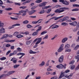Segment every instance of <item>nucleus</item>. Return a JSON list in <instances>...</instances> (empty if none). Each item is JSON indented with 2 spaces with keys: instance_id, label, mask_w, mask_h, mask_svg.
<instances>
[{
  "instance_id": "obj_26",
  "label": "nucleus",
  "mask_w": 79,
  "mask_h": 79,
  "mask_svg": "<svg viewBox=\"0 0 79 79\" xmlns=\"http://www.w3.org/2000/svg\"><path fill=\"white\" fill-rule=\"evenodd\" d=\"M69 19V17L65 16L64 18H63V19L64 21H66V20H68Z\"/></svg>"
},
{
  "instance_id": "obj_44",
  "label": "nucleus",
  "mask_w": 79,
  "mask_h": 79,
  "mask_svg": "<svg viewBox=\"0 0 79 79\" xmlns=\"http://www.w3.org/2000/svg\"><path fill=\"white\" fill-rule=\"evenodd\" d=\"M18 34H19V32L16 31L13 34V35L14 36H15V35H17Z\"/></svg>"
},
{
  "instance_id": "obj_17",
  "label": "nucleus",
  "mask_w": 79,
  "mask_h": 79,
  "mask_svg": "<svg viewBox=\"0 0 79 79\" xmlns=\"http://www.w3.org/2000/svg\"><path fill=\"white\" fill-rule=\"evenodd\" d=\"M67 40H68V38H63V39L62 40V43H64V42H66V41H67Z\"/></svg>"
},
{
  "instance_id": "obj_52",
  "label": "nucleus",
  "mask_w": 79,
  "mask_h": 79,
  "mask_svg": "<svg viewBox=\"0 0 79 79\" xmlns=\"http://www.w3.org/2000/svg\"><path fill=\"white\" fill-rule=\"evenodd\" d=\"M6 58L5 57H3L0 58V60H6Z\"/></svg>"
},
{
  "instance_id": "obj_6",
  "label": "nucleus",
  "mask_w": 79,
  "mask_h": 79,
  "mask_svg": "<svg viewBox=\"0 0 79 79\" xmlns=\"http://www.w3.org/2000/svg\"><path fill=\"white\" fill-rule=\"evenodd\" d=\"M77 21H74L72 23H69V24L71 25V26H76L77 25Z\"/></svg>"
},
{
  "instance_id": "obj_60",
  "label": "nucleus",
  "mask_w": 79,
  "mask_h": 79,
  "mask_svg": "<svg viewBox=\"0 0 79 79\" xmlns=\"http://www.w3.org/2000/svg\"><path fill=\"white\" fill-rule=\"evenodd\" d=\"M10 49L11 50H14L15 49V46H12L10 47Z\"/></svg>"
},
{
  "instance_id": "obj_41",
  "label": "nucleus",
  "mask_w": 79,
  "mask_h": 79,
  "mask_svg": "<svg viewBox=\"0 0 79 79\" xmlns=\"http://www.w3.org/2000/svg\"><path fill=\"white\" fill-rule=\"evenodd\" d=\"M27 8V6H22L19 7L20 9H25V8Z\"/></svg>"
},
{
  "instance_id": "obj_23",
  "label": "nucleus",
  "mask_w": 79,
  "mask_h": 79,
  "mask_svg": "<svg viewBox=\"0 0 79 79\" xmlns=\"http://www.w3.org/2000/svg\"><path fill=\"white\" fill-rule=\"evenodd\" d=\"M35 53L36 52H33L31 50H30L29 53L30 54H35Z\"/></svg>"
},
{
  "instance_id": "obj_20",
  "label": "nucleus",
  "mask_w": 79,
  "mask_h": 79,
  "mask_svg": "<svg viewBox=\"0 0 79 79\" xmlns=\"http://www.w3.org/2000/svg\"><path fill=\"white\" fill-rule=\"evenodd\" d=\"M52 6H45L42 7V9H47V8H50Z\"/></svg>"
},
{
  "instance_id": "obj_34",
  "label": "nucleus",
  "mask_w": 79,
  "mask_h": 79,
  "mask_svg": "<svg viewBox=\"0 0 79 79\" xmlns=\"http://www.w3.org/2000/svg\"><path fill=\"white\" fill-rule=\"evenodd\" d=\"M45 13V10H41L40 12H39V14H43V13Z\"/></svg>"
},
{
  "instance_id": "obj_35",
  "label": "nucleus",
  "mask_w": 79,
  "mask_h": 79,
  "mask_svg": "<svg viewBox=\"0 0 79 79\" xmlns=\"http://www.w3.org/2000/svg\"><path fill=\"white\" fill-rule=\"evenodd\" d=\"M58 77L57 76H56L52 77L50 79H58Z\"/></svg>"
},
{
  "instance_id": "obj_18",
  "label": "nucleus",
  "mask_w": 79,
  "mask_h": 79,
  "mask_svg": "<svg viewBox=\"0 0 79 79\" xmlns=\"http://www.w3.org/2000/svg\"><path fill=\"white\" fill-rule=\"evenodd\" d=\"M69 3L66 1H64L63 3V4H64V5H69Z\"/></svg>"
},
{
  "instance_id": "obj_21",
  "label": "nucleus",
  "mask_w": 79,
  "mask_h": 79,
  "mask_svg": "<svg viewBox=\"0 0 79 79\" xmlns=\"http://www.w3.org/2000/svg\"><path fill=\"white\" fill-rule=\"evenodd\" d=\"M62 17H63V15H62V16H60L59 17H54V20H58V19H60V18H61Z\"/></svg>"
},
{
  "instance_id": "obj_59",
  "label": "nucleus",
  "mask_w": 79,
  "mask_h": 79,
  "mask_svg": "<svg viewBox=\"0 0 79 79\" xmlns=\"http://www.w3.org/2000/svg\"><path fill=\"white\" fill-rule=\"evenodd\" d=\"M74 63V60H72L71 62H70L69 63V64H73Z\"/></svg>"
},
{
  "instance_id": "obj_54",
  "label": "nucleus",
  "mask_w": 79,
  "mask_h": 79,
  "mask_svg": "<svg viewBox=\"0 0 79 79\" xmlns=\"http://www.w3.org/2000/svg\"><path fill=\"white\" fill-rule=\"evenodd\" d=\"M48 38V35H47L43 38V39H44V40L45 39H47Z\"/></svg>"
},
{
  "instance_id": "obj_24",
  "label": "nucleus",
  "mask_w": 79,
  "mask_h": 79,
  "mask_svg": "<svg viewBox=\"0 0 79 79\" xmlns=\"http://www.w3.org/2000/svg\"><path fill=\"white\" fill-rule=\"evenodd\" d=\"M77 30H78L76 27H75L73 28V32H76L77 31Z\"/></svg>"
},
{
  "instance_id": "obj_19",
  "label": "nucleus",
  "mask_w": 79,
  "mask_h": 79,
  "mask_svg": "<svg viewBox=\"0 0 79 79\" xmlns=\"http://www.w3.org/2000/svg\"><path fill=\"white\" fill-rule=\"evenodd\" d=\"M70 47V45L69 44H67L65 45V49H68V48H69Z\"/></svg>"
},
{
  "instance_id": "obj_61",
  "label": "nucleus",
  "mask_w": 79,
  "mask_h": 79,
  "mask_svg": "<svg viewBox=\"0 0 79 79\" xmlns=\"http://www.w3.org/2000/svg\"><path fill=\"white\" fill-rule=\"evenodd\" d=\"M13 54L14 55H16V54H17V51H14V52H13Z\"/></svg>"
},
{
  "instance_id": "obj_3",
  "label": "nucleus",
  "mask_w": 79,
  "mask_h": 79,
  "mask_svg": "<svg viewBox=\"0 0 79 79\" xmlns=\"http://www.w3.org/2000/svg\"><path fill=\"white\" fill-rule=\"evenodd\" d=\"M63 47H64V44H61L60 47L57 50V52H62V51L64 50Z\"/></svg>"
},
{
  "instance_id": "obj_1",
  "label": "nucleus",
  "mask_w": 79,
  "mask_h": 79,
  "mask_svg": "<svg viewBox=\"0 0 79 79\" xmlns=\"http://www.w3.org/2000/svg\"><path fill=\"white\" fill-rule=\"evenodd\" d=\"M37 40V41L35 43V45L34 46L33 48H36V47H37V46H38V44H40V43L42 41V38H36L33 41V43H35V42Z\"/></svg>"
},
{
  "instance_id": "obj_50",
  "label": "nucleus",
  "mask_w": 79,
  "mask_h": 79,
  "mask_svg": "<svg viewBox=\"0 0 79 79\" xmlns=\"http://www.w3.org/2000/svg\"><path fill=\"white\" fill-rule=\"evenodd\" d=\"M76 28L78 30H79V22L77 24Z\"/></svg>"
},
{
  "instance_id": "obj_64",
  "label": "nucleus",
  "mask_w": 79,
  "mask_h": 79,
  "mask_svg": "<svg viewBox=\"0 0 79 79\" xmlns=\"http://www.w3.org/2000/svg\"><path fill=\"white\" fill-rule=\"evenodd\" d=\"M79 69V65H78V66H77L76 68L75 69V70H78V69Z\"/></svg>"
},
{
  "instance_id": "obj_25",
  "label": "nucleus",
  "mask_w": 79,
  "mask_h": 79,
  "mask_svg": "<svg viewBox=\"0 0 79 79\" xmlns=\"http://www.w3.org/2000/svg\"><path fill=\"white\" fill-rule=\"evenodd\" d=\"M17 38H18L19 39V38H21V37H24V36L23 35H21L20 34H19L17 35H16V36Z\"/></svg>"
},
{
  "instance_id": "obj_58",
  "label": "nucleus",
  "mask_w": 79,
  "mask_h": 79,
  "mask_svg": "<svg viewBox=\"0 0 79 79\" xmlns=\"http://www.w3.org/2000/svg\"><path fill=\"white\" fill-rule=\"evenodd\" d=\"M17 50L19 52H21V51H22L21 49L19 48H18L17 49Z\"/></svg>"
},
{
  "instance_id": "obj_62",
  "label": "nucleus",
  "mask_w": 79,
  "mask_h": 79,
  "mask_svg": "<svg viewBox=\"0 0 79 79\" xmlns=\"http://www.w3.org/2000/svg\"><path fill=\"white\" fill-rule=\"evenodd\" d=\"M59 21L60 23H62V22H63V21H64V20H63V19H60Z\"/></svg>"
},
{
  "instance_id": "obj_38",
  "label": "nucleus",
  "mask_w": 79,
  "mask_h": 79,
  "mask_svg": "<svg viewBox=\"0 0 79 79\" xmlns=\"http://www.w3.org/2000/svg\"><path fill=\"white\" fill-rule=\"evenodd\" d=\"M79 47V45H77L76 47L74 48V50H77V49Z\"/></svg>"
},
{
  "instance_id": "obj_46",
  "label": "nucleus",
  "mask_w": 79,
  "mask_h": 79,
  "mask_svg": "<svg viewBox=\"0 0 79 79\" xmlns=\"http://www.w3.org/2000/svg\"><path fill=\"white\" fill-rule=\"evenodd\" d=\"M52 11V9H48V11L47 12V13L48 14H49V13H50V11Z\"/></svg>"
},
{
  "instance_id": "obj_42",
  "label": "nucleus",
  "mask_w": 79,
  "mask_h": 79,
  "mask_svg": "<svg viewBox=\"0 0 79 79\" xmlns=\"http://www.w3.org/2000/svg\"><path fill=\"white\" fill-rule=\"evenodd\" d=\"M47 32V31H43L40 34L41 35H44V34H45Z\"/></svg>"
},
{
  "instance_id": "obj_8",
  "label": "nucleus",
  "mask_w": 79,
  "mask_h": 79,
  "mask_svg": "<svg viewBox=\"0 0 79 79\" xmlns=\"http://www.w3.org/2000/svg\"><path fill=\"white\" fill-rule=\"evenodd\" d=\"M8 37V34H5L2 36L1 38H0V40H2L3 39H5V38H7Z\"/></svg>"
},
{
  "instance_id": "obj_31",
  "label": "nucleus",
  "mask_w": 79,
  "mask_h": 79,
  "mask_svg": "<svg viewBox=\"0 0 79 79\" xmlns=\"http://www.w3.org/2000/svg\"><path fill=\"white\" fill-rule=\"evenodd\" d=\"M20 65L19 64H18L17 65L15 64L14 66V69H16V68H17L18 67H19V66Z\"/></svg>"
},
{
  "instance_id": "obj_39",
  "label": "nucleus",
  "mask_w": 79,
  "mask_h": 79,
  "mask_svg": "<svg viewBox=\"0 0 79 79\" xmlns=\"http://www.w3.org/2000/svg\"><path fill=\"white\" fill-rule=\"evenodd\" d=\"M59 27V26L57 25H56L54 26V27H52V29H55L56 28H57V27Z\"/></svg>"
},
{
  "instance_id": "obj_22",
  "label": "nucleus",
  "mask_w": 79,
  "mask_h": 79,
  "mask_svg": "<svg viewBox=\"0 0 79 79\" xmlns=\"http://www.w3.org/2000/svg\"><path fill=\"white\" fill-rule=\"evenodd\" d=\"M4 26V23L2 22V21H0V27H3Z\"/></svg>"
},
{
  "instance_id": "obj_16",
  "label": "nucleus",
  "mask_w": 79,
  "mask_h": 79,
  "mask_svg": "<svg viewBox=\"0 0 79 79\" xmlns=\"http://www.w3.org/2000/svg\"><path fill=\"white\" fill-rule=\"evenodd\" d=\"M43 19H39L38 21H33L32 22V23L33 24H37L39 21H42V20H43Z\"/></svg>"
},
{
  "instance_id": "obj_63",
  "label": "nucleus",
  "mask_w": 79,
  "mask_h": 79,
  "mask_svg": "<svg viewBox=\"0 0 79 79\" xmlns=\"http://www.w3.org/2000/svg\"><path fill=\"white\" fill-rule=\"evenodd\" d=\"M27 28H31V27H32V26L28 24V25H27Z\"/></svg>"
},
{
  "instance_id": "obj_48",
  "label": "nucleus",
  "mask_w": 79,
  "mask_h": 79,
  "mask_svg": "<svg viewBox=\"0 0 79 79\" xmlns=\"http://www.w3.org/2000/svg\"><path fill=\"white\" fill-rule=\"evenodd\" d=\"M5 47H7L8 48L11 47V45H10V44H6Z\"/></svg>"
},
{
  "instance_id": "obj_36",
  "label": "nucleus",
  "mask_w": 79,
  "mask_h": 79,
  "mask_svg": "<svg viewBox=\"0 0 79 79\" xmlns=\"http://www.w3.org/2000/svg\"><path fill=\"white\" fill-rule=\"evenodd\" d=\"M61 25L62 26H68V23H61Z\"/></svg>"
},
{
  "instance_id": "obj_55",
  "label": "nucleus",
  "mask_w": 79,
  "mask_h": 79,
  "mask_svg": "<svg viewBox=\"0 0 79 79\" xmlns=\"http://www.w3.org/2000/svg\"><path fill=\"white\" fill-rule=\"evenodd\" d=\"M64 75H62L60 74L59 77V79H61V78H62V77H64Z\"/></svg>"
},
{
  "instance_id": "obj_11",
  "label": "nucleus",
  "mask_w": 79,
  "mask_h": 79,
  "mask_svg": "<svg viewBox=\"0 0 79 79\" xmlns=\"http://www.w3.org/2000/svg\"><path fill=\"white\" fill-rule=\"evenodd\" d=\"M47 3V2H44L41 4H40L39 6H45Z\"/></svg>"
},
{
  "instance_id": "obj_28",
  "label": "nucleus",
  "mask_w": 79,
  "mask_h": 79,
  "mask_svg": "<svg viewBox=\"0 0 79 79\" xmlns=\"http://www.w3.org/2000/svg\"><path fill=\"white\" fill-rule=\"evenodd\" d=\"M77 56H75V59L76 60H77V62H78L79 61V55H77Z\"/></svg>"
},
{
  "instance_id": "obj_33",
  "label": "nucleus",
  "mask_w": 79,
  "mask_h": 79,
  "mask_svg": "<svg viewBox=\"0 0 79 79\" xmlns=\"http://www.w3.org/2000/svg\"><path fill=\"white\" fill-rule=\"evenodd\" d=\"M65 50V52H70L71 51V49H66Z\"/></svg>"
},
{
  "instance_id": "obj_12",
  "label": "nucleus",
  "mask_w": 79,
  "mask_h": 79,
  "mask_svg": "<svg viewBox=\"0 0 79 79\" xmlns=\"http://www.w3.org/2000/svg\"><path fill=\"white\" fill-rule=\"evenodd\" d=\"M5 28H1V29H0V33H2L3 34V33H5ZM2 34H0V35H1Z\"/></svg>"
},
{
  "instance_id": "obj_40",
  "label": "nucleus",
  "mask_w": 79,
  "mask_h": 79,
  "mask_svg": "<svg viewBox=\"0 0 79 79\" xmlns=\"http://www.w3.org/2000/svg\"><path fill=\"white\" fill-rule=\"evenodd\" d=\"M42 29V26H40L38 27V29L36 30V31H40Z\"/></svg>"
},
{
  "instance_id": "obj_37",
  "label": "nucleus",
  "mask_w": 79,
  "mask_h": 79,
  "mask_svg": "<svg viewBox=\"0 0 79 79\" xmlns=\"http://www.w3.org/2000/svg\"><path fill=\"white\" fill-rule=\"evenodd\" d=\"M72 11H79V9L75 8L74 9H72Z\"/></svg>"
},
{
  "instance_id": "obj_2",
  "label": "nucleus",
  "mask_w": 79,
  "mask_h": 79,
  "mask_svg": "<svg viewBox=\"0 0 79 79\" xmlns=\"http://www.w3.org/2000/svg\"><path fill=\"white\" fill-rule=\"evenodd\" d=\"M66 9V10H69V8H61L59 9H57L55 10L54 11L55 13H61L64 11V9Z\"/></svg>"
},
{
  "instance_id": "obj_9",
  "label": "nucleus",
  "mask_w": 79,
  "mask_h": 79,
  "mask_svg": "<svg viewBox=\"0 0 79 79\" xmlns=\"http://www.w3.org/2000/svg\"><path fill=\"white\" fill-rule=\"evenodd\" d=\"M10 61H13V63H14L15 64H16V62L17 61V60L16 59V58L13 57L10 60Z\"/></svg>"
},
{
  "instance_id": "obj_15",
  "label": "nucleus",
  "mask_w": 79,
  "mask_h": 79,
  "mask_svg": "<svg viewBox=\"0 0 79 79\" xmlns=\"http://www.w3.org/2000/svg\"><path fill=\"white\" fill-rule=\"evenodd\" d=\"M45 64V63L44 61H42L41 63L39 64V66L40 67H42V66H44Z\"/></svg>"
},
{
  "instance_id": "obj_51",
  "label": "nucleus",
  "mask_w": 79,
  "mask_h": 79,
  "mask_svg": "<svg viewBox=\"0 0 79 79\" xmlns=\"http://www.w3.org/2000/svg\"><path fill=\"white\" fill-rule=\"evenodd\" d=\"M73 7H79V5L77 4H73Z\"/></svg>"
},
{
  "instance_id": "obj_49",
  "label": "nucleus",
  "mask_w": 79,
  "mask_h": 79,
  "mask_svg": "<svg viewBox=\"0 0 79 79\" xmlns=\"http://www.w3.org/2000/svg\"><path fill=\"white\" fill-rule=\"evenodd\" d=\"M57 36H58V35H56L54 36L51 39V40H54V39H55V38H56V37Z\"/></svg>"
},
{
  "instance_id": "obj_30",
  "label": "nucleus",
  "mask_w": 79,
  "mask_h": 79,
  "mask_svg": "<svg viewBox=\"0 0 79 79\" xmlns=\"http://www.w3.org/2000/svg\"><path fill=\"white\" fill-rule=\"evenodd\" d=\"M31 43V41H27L26 42V44L28 45H29Z\"/></svg>"
},
{
  "instance_id": "obj_47",
  "label": "nucleus",
  "mask_w": 79,
  "mask_h": 79,
  "mask_svg": "<svg viewBox=\"0 0 79 79\" xmlns=\"http://www.w3.org/2000/svg\"><path fill=\"white\" fill-rule=\"evenodd\" d=\"M42 2V0H38L36 1L35 2L36 3H40L41 2Z\"/></svg>"
},
{
  "instance_id": "obj_7",
  "label": "nucleus",
  "mask_w": 79,
  "mask_h": 79,
  "mask_svg": "<svg viewBox=\"0 0 79 79\" xmlns=\"http://www.w3.org/2000/svg\"><path fill=\"white\" fill-rule=\"evenodd\" d=\"M15 41V40H7V39H5L4 40V42H14Z\"/></svg>"
},
{
  "instance_id": "obj_10",
  "label": "nucleus",
  "mask_w": 79,
  "mask_h": 79,
  "mask_svg": "<svg viewBox=\"0 0 79 79\" xmlns=\"http://www.w3.org/2000/svg\"><path fill=\"white\" fill-rule=\"evenodd\" d=\"M56 67L58 69H62L63 68V65L62 64H60L59 65H58L56 66Z\"/></svg>"
},
{
  "instance_id": "obj_29",
  "label": "nucleus",
  "mask_w": 79,
  "mask_h": 79,
  "mask_svg": "<svg viewBox=\"0 0 79 79\" xmlns=\"http://www.w3.org/2000/svg\"><path fill=\"white\" fill-rule=\"evenodd\" d=\"M22 13V16H25L26 15V11H24V10H23Z\"/></svg>"
},
{
  "instance_id": "obj_53",
  "label": "nucleus",
  "mask_w": 79,
  "mask_h": 79,
  "mask_svg": "<svg viewBox=\"0 0 79 79\" xmlns=\"http://www.w3.org/2000/svg\"><path fill=\"white\" fill-rule=\"evenodd\" d=\"M71 69H74L75 68V65L70 66Z\"/></svg>"
},
{
  "instance_id": "obj_27",
  "label": "nucleus",
  "mask_w": 79,
  "mask_h": 79,
  "mask_svg": "<svg viewBox=\"0 0 79 79\" xmlns=\"http://www.w3.org/2000/svg\"><path fill=\"white\" fill-rule=\"evenodd\" d=\"M23 23L24 24H27L29 23V21L28 20H26L23 22Z\"/></svg>"
},
{
  "instance_id": "obj_56",
  "label": "nucleus",
  "mask_w": 79,
  "mask_h": 79,
  "mask_svg": "<svg viewBox=\"0 0 79 79\" xmlns=\"http://www.w3.org/2000/svg\"><path fill=\"white\" fill-rule=\"evenodd\" d=\"M31 39V37H27L26 38V40H29L30 39Z\"/></svg>"
},
{
  "instance_id": "obj_5",
  "label": "nucleus",
  "mask_w": 79,
  "mask_h": 79,
  "mask_svg": "<svg viewBox=\"0 0 79 79\" xmlns=\"http://www.w3.org/2000/svg\"><path fill=\"white\" fill-rule=\"evenodd\" d=\"M17 55H18V56H19V55H22L21 56L19 57V59H21V58H22L23 56L25 55V53L20 52V53H18L17 54Z\"/></svg>"
},
{
  "instance_id": "obj_14",
  "label": "nucleus",
  "mask_w": 79,
  "mask_h": 79,
  "mask_svg": "<svg viewBox=\"0 0 79 79\" xmlns=\"http://www.w3.org/2000/svg\"><path fill=\"white\" fill-rule=\"evenodd\" d=\"M36 11H37V10H31L28 12L29 15H32L33 13H35V12H36Z\"/></svg>"
},
{
  "instance_id": "obj_4",
  "label": "nucleus",
  "mask_w": 79,
  "mask_h": 79,
  "mask_svg": "<svg viewBox=\"0 0 79 79\" xmlns=\"http://www.w3.org/2000/svg\"><path fill=\"white\" fill-rule=\"evenodd\" d=\"M63 56H61L58 59V61H59L60 63H62V62L63 61Z\"/></svg>"
},
{
  "instance_id": "obj_32",
  "label": "nucleus",
  "mask_w": 79,
  "mask_h": 79,
  "mask_svg": "<svg viewBox=\"0 0 79 79\" xmlns=\"http://www.w3.org/2000/svg\"><path fill=\"white\" fill-rule=\"evenodd\" d=\"M5 10H6V11H10V10H12L13 9L11 8H6L5 9Z\"/></svg>"
},
{
  "instance_id": "obj_57",
  "label": "nucleus",
  "mask_w": 79,
  "mask_h": 79,
  "mask_svg": "<svg viewBox=\"0 0 79 79\" xmlns=\"http://www.w3.org/2000/svg\"><path fill=\"white\" fill-rule=\"evenodd\" d=\"M6 76V74H3L2 75L0 76V79H2V78L3 77V76Z\"/></svg>"
},
{
  "instance_id": "obj_45",
  "label": "nucleus",
  "mask_w": 79,
  "mask_h": 79,
  "mask_svg": "<svg viewBox=\"0 0 79 79\" xmlns=\"http://www.w3.org/2000/svg\"><path fill=\"white\" fill-rule=\"evenodd\" d=\"M10 18L11 19H12L13 20H18V18H14L12 17H10Z\"/></svg>"
},
{
  "instance_id": "obj_43",
  "label": "nucleus",
  "mask_w": 79,
  "mask_h": 79,
  "mask_svg": "<svg viewBox=\"0 0 79 79\" xmlns=\"http://www.w3.org/2000/svg\"><path fill=\"white\" fill-rule=\"evenodd\" d=\"M38 33L37 32H34L33 33V34H32V35L35 36L37 35Z\"/></svg>"
},
{
  "instance_id": "obj_13",
  "label": "nucleus",
  "mask_w": 79,
  "mask_h": 79,
  "mask_svg": "<svg viewBox=\"0 0 79 79\" xmlns=\"http://www.w3.org/2000/svg\"><path fill=\"white\" fill-rule=\"evenodd\" d=\"M14 73H15V71H10L8 73H7L6 74L7 76H10V75H11L12 74H13Z\"/></svg>"
}]
</instances>
